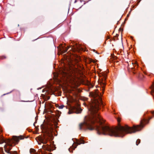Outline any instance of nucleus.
<instances>
[{"mask_svg":"<svg viewBox=\"0 0 154 154\" xmlns=\"http://www.w3.org/2000/svg\"><path fill=\"white\" fill-rule=\"evenodd\" d=\"M94 100L90 104L89 110L91 115L85 117L84 122L79 124L78 128L80 130L88 129L92 131L95 129L98 134H102L115 137H123L128 133H135L140 130V125H134L133 127L126 125L125 126L119 125L116 128H110L103 125L101 119L98 111L100 106H103L101 98L96 92L94 95Z\"/></svg>","mask_w":154,"mask_h":154,"instance_id":"obj_1","label":"nucleus"},{"mask_svg":"<svg viewBox=\"0 0 154 154\" xmlns=\"http://www.w3.org/2000/svg\"><path fill=\"white\" fill-rule=\"evenodd\" d=\"M71 111L73 113H81L82 109L78 105H77L72 106L71 108Z\"/></svg>","mask_w":154,"mask_h":154,"instance_id":"obj_2","label":"nucleus"},{"mask_svg":"<svg viewBox=\"0 0 154 154\" xmlns=\"http://www.w3.org/2000/svg\"><path fill=\"white\" fill-rule=\"evenodd\" d=\"M76 142L75 143V144H76V145L75 146H74V145H72V147H74L73 149L74 150L76 148L77 146L79 145H80L81 144H84L85 143V141L82 140L80 139V140H79L77 139L76 140Z\"/></svg>","mask_w":154,"mask_h":154,"instance_id":"obj_3","label":"nucleus"},{"mask_svg":"<svg viewBox=\"0 0 154 154\" xmlns=\"http://www.w3.org/2000/svg\"><path fill=\"white\" fill-rule=\"evenodd\" d=\"M48 138L45 137H40L39 138V140L43 144H46L48 142Z\"/></svg>","mask_w":154,"mask_h":154,"instance_id":"obj_4","label":"nucleus"},{"mask_svg":"<svg viewBox=\"0 0 154 154\" xmlns=\"http://www.w3.org/2000/svg\"><path fill=\"white\" fill-rule=\"evenodd\" d=\"M42 148L44 150H47L49 152H51L52 151V149L48 144L46 145H43Z\"/></svg>","mask_w":154,"mask_h":154,"instance_id":"obj_5","label":"nucleus"},{"mask_svg":"<svg viewBox=\"0 0 154 154\" xmlns=\"http://www.w3.org/2000/svg\"><path fill=\"white\" fill-rule=\"evenodd\" d=\"M74 51H79L81 50L79 45H76L75 46L73 47Z\"/></svg>","mask_w":154,"mask_h":154,"instance_id":"obj_6","label":"nucleus"},{"mask_svg":"<svg viewBox=\"0 0 154 154\" xmlns=\"http://www.w3.org/2000/svg\"><path fill=\"white\" fill-rule=\"evenodd\" d=\"M102 76H103V78H102L103 79V81H105L106 79V78L107 77V75L105 74V73H103L102 74Z\"/></svg>","mask_w":154,"mask_h":154,"instance_id":"obj_7","label":"nucleus"},{"mask_svg":"<svg viewBox=\"0 0 154 154\" xmlns=\"http://www.w3.org/2000/svg\"><path fill=\"white\" fill-rule=\"evenodd\" d=\"M48 136L50 138L52 139V137H53V135L52 134H50L48 133Z\"/></svg>","mask_w":154,"mask_h":154,"instance_id":"obj_8","label":"nucleus"},{"mask_svg":"<svg viewBox=\"0 0 154 154\" xmlns=\"http://www.w3.org/2000/svg\"><path fill=\"white\" fill-rule=\"evenodd\" d=\"M69 48H66L65 49H63V50L62 51V53H64L66 52Z\"/></svg>","mask_w":154,"mask_h":154,"instance_id":"obj_9","label":"nucleus"},{"mask_svg":"<svg viewBox=\"0 0 154 154\" xmlns=\"http://www.w3.org/2000/svg\"><path fill=\"white\" fill-rule=\"evenodd\" d=\"M6 58V57L5 55H3L0 56V59L3 60Z\"/></svg>","mask_w":154,"mask_h":154,"instance_id":"obj_10","label":"nucleus"},{"mask_svg":"<svg viewBox=\"0 0 154 154\" xmlns=\"http://www.w3.org/2000/svg\"><path fill=\"white\" fill-rule=\"evenodd\" d=\"M140 142V140L138 139L137 140L136 142V145L137 146Z\"/></svg>","mask_w":154,"mask_h":154,"instance_id":"obj_11","label":"nucleus"},{"mask_svg":"<svg viewBox=\"0 0 154 154\" xmlns=\"http://www.w3.org/2000/svg\"><path fill=\"white\" fill-rule=\"evenodd\" d=\"M35 150L32 149H31L30 150V153H34L35 152Z\"/></svg>","mask_w":154,"mask_h":154,"instance_id":"obj_12","label":"nucleus"},{"mask_svg":"<svg viewBox=\"0 0 154 154\" xmlns=\"http://www.w3.org/2000/svg\"><path fill=\"white\" fill-rule=\"evenodd\" d=\"M64 107V106L63 105H61L60 106H58V108L60 109H63Z\"/></svg>","mask_w":154,"mask_h":154,"instance_id":"obj_13","label":"nucleus"},{"mask_svg":"<svg viewBox=\"0 0 154 154\" xmlns=\"http://www.w3.org/2000/svg\"><path fill=\"white\" fill-rule=\"evenodd\" d=\"M69 150L70 152H72V148H69Z\"/></svg>","mask_w":154,"mask_h":154,"instance_id":"obj_14","label":"nucleus"},{"mask_svg":"<svg viewBox=\"0 0 154 154\" xmlns=\"http://www.w3.org/2000/svg\"><path fill=\"white\" fill-rule=\"evenodd\" d=\"M131 70H132V71L133 72V73L134 74H135V73L134 72V67H132V68H131Z\"/></svg>","mask_w":154,"mask_h":154,"instance_id":"obj_15","label":"nucleus"},{"mask_svg":"<svg viewBox=\"0 0 154 154\" xmlns=\"http://www.w3.org/2000/svg\"><path fill=\"white\" fill-rule=\"evenodd\" d=\"M103 84V90H104V85H105V84L104 83H102Z\"/></svg>","mask_w":154,"mask_h":154,"instance_id":"obj_16","label":"nucleus"},{"mask_svg":"<svg viewBox=\"0 0 154 154\" xmlns=\"http://www.w3.org/2000/svg\"><path fill=\"white\" fill-rule=\"evenodd\" d=\"M117 121L119 122L120 121V119L119 118L118 119Z\"/></svg>","mask_w":154,"mask_h":154,"instance_id":"obj_17","label":"nucleus"},{"mask_svg":"<svg viewBox=\"0 0 154 154\" xmlns=\"http://www.w3.org/2000/svg\"><path fill=\"white\" fill-rule=\"evenodd\" d=\"M118 36H119V35L118 34H116V35L115 36V37L118 38Z\"/></svg>","mask_w":154,"mask_h":154,"instance_id":"obj_18","label":"nucleus"},{"mask_svg":"<svg viewBox=\"0 0 154 154\" xmlns=\"http://www.w3.org/2000/svg\"><path fill=\"white\" fill-rule=\"evenodd\" d=\"M113 40L114 41H116V39L115 38H113Z\"/></svg>","mask_w":154,"mask_h":154,"instance_id":"obj_19","label":"nucleus"},{"mask_svg":"<svg viewBox=\"0 0 154 154\" xmlns=\"http://www.w3.org/2000/svg\"><path fill=\"white\" fill-rule=\"evenodd\" d=\"M152 113L153 115H154V111H153L152 112Z\"/></svg>","mask_w":154,"mask_h":154,"instance_id":"obj_20","label":"nucleus"},{"mask_svg":"<svg viewBox=\"0 0 154 154\" xmlns=\"http://www.w3.org/2000/svg\"><path fill=\"white\" fill-rule=\"evenodd\" d=\"M77 2V0H75L74 2V3H75Z\"/></svg>","mask_w":154,"mask_h":154,"instance_id":"obj_21","label":"nucleus"},{"mask_svg":"<svg viewBox=\"0 0 154 154\" xmlns=\"http://www.w3.org/2000/svg\"><path fill=\"white\" fill-rule=\"evenodd\" d=\"M137 66V65H135V66Z\"/></svg>","mask_w":154,"mask_h":154,"instance_id":"obj_22","label":"nucleus"},{"mask_svg":"<svg viewBox=\"0 0 154 154\" xmlns=\"http://www.w3.org/2000/svg\"><path fill=\"white\" fill-rule=\"evenodd\" d=\"M3 94V95H5V94Z\"/></svg>","mask_w":154,"mask_h":154,"instance_id":"obj_23","label":"nucleus"},{"mask_svg":"<svg viewBox=\"0 0 154 154\" xmlns=\"http://www.w3.org/2000/svg\"><path fill=\"white\" fill-rule=\"evenodd\" d=\"M151 118H150L149 119H149H150Z\"/></svg>","mask_w":154,"mask_h":154,"instance_id":"obj_24","label":"nucleus"},{"mask_svg":"<svg viewBox=\"0 0 154 154\" xmlns=\"http://www.w3.org/2000/svg\"><path fill=\"white\" fill-rule=\"evenodd\" d=\"M94 50V51H95V50H94H94Z\"/></svg>","mask_w":154,"mask_h":154,"instance_id":"obj_25","label":"nucleus"},{"mask_svg":"<svg viewBox=\"0 0 154 154\" xmlns=\"http://www.w3.org/2000/svg\"><path fill=\"white\" fill-rule=\"evenodd\" d=\"M117 63H118V61H116Z\"/></svg>","mask_w":154,"mask_h":154,"instance_id":"obj_26","label":"nucleus"},{"mask_svg":"<svg viewBox=\"0 0 154 154\" xmlns=\"http://www.w3.org/2000/svg\"><path fill=\"white\" fill-rule=\"evenodd\" d=\"M49 97L48 98V99H49Z\"/></svg>","mask_w":154,"mask_h":154,"instance_id":"obj_27","label":"nucleus"},{"mask_svg":"<svg viewBox=\"0 0 154 154\" xmlns=\"http://www.w3.org/2000/svg\"><path fill=\"white\" fill-rule=\"evenodd\" d=\"M3 154H5L4 153H3Z\"/></svg>","mask_w":154,"mask_h":154,"instance_id":"obj_28","label":"nucleus"}]
</instances>
